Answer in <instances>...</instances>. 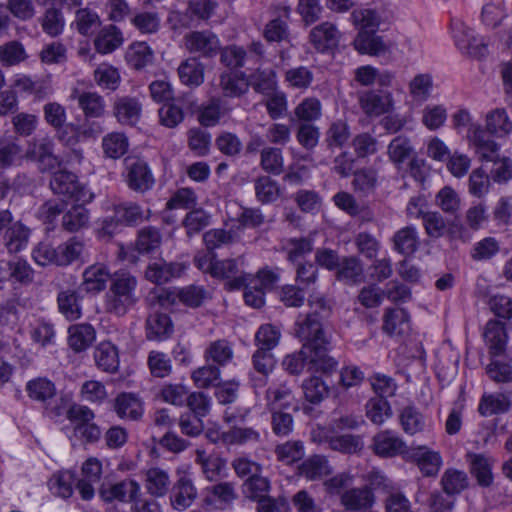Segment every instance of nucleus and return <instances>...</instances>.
I'll use <instances>...</instances> for the list:
<instances>
[{
	"instance_id": "obj_1",
	"label": "nucleus",
	"mask_w": 512,
	"mask_h": 512,
	"mask_svg": "<svg viewBox=\"0 0 512 512\" xmlns=\"http://www.w3.org/2000/svg\"><path fill=\"white\" fill-rule=\"evenodd\" d=\"M137 279L128 272H116L104 296V308L109 314L122 317L138 301Z\"/></svg>"
},
{
	"instance_id": "obj_2",
	"label": "nucleus",
	"mask_w": 512,
	"mask_h": 512,
	"mask_svg": "<svg viewBox=\"0 0 512 512\" xmlns=\"http://www.w3.org/2000/svg\"><path fill=\"white\" fill-rule=\"evenodd\" d=\"M295 333L307 349L326 348L330 345V339L325 329L324 320L320 312H309L299 315L295 324Z\"/></svg>"
},
{
	"instance_id": "obj_3",
	"label": "nucleus",
	"mask_w": 512,
	"mask_h": 512,
	"mask_svg": "<svg viewBox=\"0 0 512 512\" xmlns=\"http://www.w3.org/2000/svg\"><path fill=\"white\" fill-rule=\"evenodd\" d=\"M451 35L456 47L464 54L478 56L482 54L485 45L474 30L460 18H452Z\"/></svg>"
},
{
	"instance_id": "obj_4",
	"label": "nucleus",
	"mask_w": 512,
	"mask_h": 512,
	"mask_svg": "<svg viewBox=\"0 0 512 512\" xmlns=\"http://www.w3.org/2000/svg\"><path fill=\"white\" fill-rule=\"evenodd\" d=\"M183 40L185 48L191 54H197L200 57L212 58L221 50L218 36L210 30L189 32Z\"/></svg>"
},
{
	"instance_id": "obj_5",
	"label": "nucleus",
	"mask_w": 512,
	"mask_h": 512,
	"mask_svg": "<svg viewBox=\"0 0 512 512\" xmlns=\"http://www.w3.org/2000/svg\"><path fill=\"white\" fill-rule=\"evenodd\" d=\"M371 448L377 456L392 458L404 454L407 444L395 431L386 429L373 436Z\"/></svg>"
},
{
	"instance_id": "obj_6",
	"label": "nucleus",
	"mask_w": 512,
	"mask_h": 512,
	"mask_svg": "<svg viewBox=\"0 0 512 512\" xmlns=\"http://www.w3.org/2000/svg\"><path fill=\"white\" fill-rule=\"evenodd\" d=\"M126 181L134 191L145 192L152 188L154 184L153 175L147 163L139 158H126Z\"/></svg>"
},
{
	"instance_id": "obj_7",
	"label": "nucleus",
	"mask_w": 512,
	"mask_h": 512,
	"mask_svg": "<svg viewBox=\"0 0 512 512\" xmlns=\"http://www.w3.org/2000/svg\"><path fill=\"white\" fill-rule=\"evenodd\" d=\"M313 440L319 443H327L329 448L344 454H356L360 452L363 447V439L360 435L344 434L336 436L326 435L323 429L313 431Z\"/></svg>"
},
{
	"instance_id": "obj_8",
	"label": "nucleus",
	"mask_w": 512,
	"mask_h": 512,
	"mask_svg": "<svg viewBox=\"0 0 512 512\" xmlns=\"http://www.w3.org/2000/svg\"><path fill=\"white\" fill-rule=\"evenodd\" d=\"M148 218L144 215L141 207L133 202H123L114 206L113 218H107L103 221V230L112 234L117 224L134 225Z\"/></svg>"
},
{
	"instance_id": "obj_9",
	"label": "nucleus",
	"mask_w": 512,
	"mask_h": 512,
	"mask_svg": "<svg viewBox=\"0 0 512 512\" xmlns=\"http://www.w3.org/2000/svg\"><path fill=\"white\" fill-rule=\"evenodd\" d=\"M340 504L349 512L367 511L375 504V495L368 485L350 488L341 494Z\"/></svg>"
},
{
	"instance_id": "obj_10",
	"label": "nucleus",
	"mask_w": 512,
	"mask_h": 512,
	"mask_svg": "<svg viewBox=\"0 0 512 512\" xmlns=\"http://www.w3.org/2000/svg\"><path fill=\"white\" fill-rule=\"evenodd\" d=\"M113 275L107 266L93 264L88 266L82 274L80 290L90 294H98L105 290L108 281L111 282Z\"/></svg>"
},
{
	"instance_id": "obj_11",
	"label": "nucleus",
	"mask_w": 512,
	"mask_h": 512,
	"mask_svg": "<svg viewBox=\"0 0 512 512\" xmlns=\"http://www.w3.org/2000/svg\"><path fill=\"white\" fill-rule=\"evenodd\" d=\"M102 464L97 458H89L82 465V477L76 483L82 499L90 500L94 497V484L100 481Z\"/></svg>"
},
{
	"instance_id": "obj_12",
	"label": "nucleus",
	"mask_w": 512,
	"mask_h": 512,
	"mask_svg": "<svg viewBox=\"0 0 512 512\" xmlns=\"http://www.w3.org/2000/svg\"><path fill=\"white\" fill-rule=\"evenodd\" d=\"M310 42L319 52H325L337 47L340 40V32L335 24L323 22L315 26L310 32Z\"/></svg>"
},
{
	"instance_id": "obj_13",
	"label": "nucleus",
	"mask_w": 512,
	"mask_h": 512,
	"mask_svg": "<svg viewBox=\"0 0 512 512\" xmlns=\"http://www.w3.org/2000/svg\"><path fill=\"white\" fill-rule=\"evenodd\" d=\"M197 497V489L191 478L181 476L171 489L170 502L175 510L183 511L190 507Z\"/></svg>"
},
{
	"instance_id": "obj_14",
	"label": "nucleus",
	"mask_w": 512,
	"mask_h": 512,
	"mask_svg": "<svg viewBox=\"0 0 512 512\" xmlns=\"http://www.w3.org/2000/svg\"><path fill=\"white\" fill-rule=\"evenodd\" d=\"M239 268L236 259L216 260L212 277L226 279L228 290L242 288L246 284L248 277L246 274H239Z\"/></svg>"
},
{
	"instance_id": "obj_15",
	"label": "nucleus",
	"mask_w": 512,
	"mask_h": 512,
	"mask_svg": "<svg viewBox=\"0 0 512 512\" xmlns=\"http://www.w3.org/2000/svg\"><path fill=\"white\" fill-rule=\"evenodd\" d=\"M466 461L469 464L470 473L475 477L480 486L488 487L493 483L492 466L494 460L484 454L468 452Z\"/></svg>"
},
{
	"instance_id": "obj_16",
	"label": "nucleus",
	"mask_w": 512,
	"mask_h": 512,
	"mask_svg": "<svg viewBox=\"0 0 512 512\" xmlns=\"http://www.w3.org/2000/svg\"><path fill=\"white\" fill-rule=\"evenodd\" d=\"M142 112V104L135 97L124 96L116 99L113 105V114L119 123L124 125H135Z\"/></svg>"
},
{
	"instance_id": "obj_17",
	"label": "nucleus",
	"mask_w": 512,
	"mask_h": 512,
	"mask_svg": "<svg viewBox=\"0 0 512 512\" xmlns=\"http://www.w3.org/2000/svg\"><path fill=\"white\" fill-rule=\"evenodd\" d=\"M113 410L120 419L138 420L143 415V404L136 394L123 392L114 399Z\"/></svg>"
},
{
	"instance_id": "obj_18",
	"label": "nucleus",
	"mask_w": 512,
	"mask_h": 512,
	"mask_svg": "<svg viewBox=\"0 0 512 512\" xmlns=\"http://www.w3.org/2000/svg\"><path fill=\"white\" fill-rule=\"evenodd\" d=\"M483 337L489 349L490 357L504 354L507 343V333L504 324L498 320H490L485 326Z\"/></svg>"
},
{
	"instance_id": "obj_19",
	"label": "nucleus",
	"mask_w": 512,
	"mask_h": 512,
	"mask_svg": "<svg viewBox=\"0 0 512 512\" xmlns=\"http://www.w3.org/2000/svg\"><path fill=\"white\" fill-rule=\"evenodd\" d=\"M204 359L218 367H226L234 359V345L227 339L211 341L204 350Z\"/></svg>"
},
{
	"instance_id": "obj_20",
	"label": "nucleus",
	"mask_w": 512,
	"mask_h": 512,
	"mask_svg": "<svg viewBox=\"0 0 512 512\" xmlns=\"http://www.w3.org/2000/svg\"><path fill=\"white\" fill-rule=\"evenodd\" d=\"M50 187L55 194L62 195L65 198L80 199L81 187L77 181V176L72 172L60 170L54 173Z\"/></svg>"
},
{
	"instance_id": "obj_21",
	"label": "nucleus",
	"mask_w": 512,
	"mask_h": 512,
	"mask_svg": "<svg viewBox=\"0 0 512 512\" xmlns=\"http://www.w3.org/2000/svg\"><path fill=\"white\" fill-rule=\"evenodd\" d=\"M412 459L421 473L426 477H434L440 471L443 460L439 452L426 446H419L412 453Z\"/></svg>"
},
{
	"instance_id": "obj_22",
	"label": "nucleus",
	"mask_w": 512,
	"mask_h": 512,
	"mask_svg": "<svg viewBox=\"0 0 512 512\" xmlns=\"http://www.w3.org/2000/svg\"><path fill=\"white\" fill-rule=\"evenodd\" d=\"M358 100L361 109L369 116H380L386 113L392 104L390 93L381 95L372 90L360 93Z\"/></svg>"
},
{
	"instance_id": "obj_23",
	"label": "nucleus",
	"mask_w": 512,
	"mask_h": 512,
	"mask_svg": "<svg viewBox=\"0 0 512 512\" xmlns=\"http://www.w3.org/2000/svg\"><path fill=\"white\" fill-rule=\"evenodd\" d=\"M95 338V329L90 324H75L68 329V345L76 353L88 349L95 341Z\"/></svg>"
},
{
	"instance_id": "obj_24",
	"label": "nucleus",
	"mask_w": 512,
	"mask_h": 512,
	"mask_svg": "<svg viewBox=\"0 0 512 512\" xmlns=\"http://www.w3.org/2000/svg\"><path fill=\"white\" fill-rule=\"evenodd\" d=\"M353 46L359 53L372 56L383 55L389 50L382 37L376 35L374 31H359Z\"/></svg>"
},
{
	"instance_id": "obj_25",
	"label": "nucleus",
	"mask_w": 512,
	"mask_h": 512,
	"mask_svg": "<svg viewBox=\"0 0 512 512\" xmlns=\"http://www.w3.org/2000/svg\"><path fill=\"white\" fill-rule=\"evenodd\" d=\"M195 462L201 467L204 477L209 481L217 480L226 466L224 459L215 454L208 453L203 448L195 450Z\"/></svg>"
},
{
	"instance_id": "obj_26",
	"label": "nucleus",
	"mask_w": 512,
	"mask_h": 512,
	"mask_svg": "<svg viewBox=\"0 0 512 512\" xmlns=\"http://www.w3.org/2000/svg\"><path fill=\"white\" fill-rule=\"evenodd\" d=\"M398 418L402 430L408 435H415L425 430V417L414 403L401 408Z\"/></svg>"
},
{
	"instance_id": "obj_27",
	"label": "nucleus",
	"mask_w": 512,
	"mask_h": 512,
	"mask_svg": "<svg viewBox=\"0 0 512 512\" xmlns=\"http://www.w3.org/2000/svg\"><path fill=\"white\" fill-rule=\"evenodd\" d=\"M96 366L104 372L114 373L119 367L117 347L110 341L100 342L94 350Z\"/></svg>"
},
{
	"instance_id": "obj_28",
	"label": "nucleus",
	"mask_w": 512,
	"mask_h": 512,
	"mask_svg": "<svg viewBox=\"0 0 512 512\" xmlns=\"http://www.w3.org/2000/svg\"><path fill=\"white\" fill-rule=\"evenodd\" d=\"M392 241L394 250L403 256L413 255L420 245L417 229L413 226H406L396 231Z\"/></svg>"
},
{
	"instance_id": "obj_29",
	"label": "nucleus",
	"mask_w": 512,
	"mask_h": 512,
	"mask_svg": "<svg viewBox=\"0 0 512 512\" xmlns=\"http://www.w3.org/2000/svg\"><path fill=\"white\" fill-rule=\"evenodd\" d=\"M185 270L181 263L154 262L146 270V278L156 284H163L179 277Z\"/></svg>"
},
{
	"instance_id": "obj_30",
	"label": "nucleus",
	"mask_w": 512,
	"mask_h": 512,
	"mask_svg": "<svg viewBox=\"0 0 512 512\" xmlns=\"http://www.w3.org/2000/svg\"><path fill=\"white\" fill-rule=\"evenodd\" d=\"M140 492L139 484L132 479H125L101 491V497L105 501L118 500L121 502H133Z\"/></svg>"
},
{
	"instance_id": "obj_31",
	"label": "nucleus",
	"mask_w": 512,
	"mask_h": 512,
	"mask_svg": "<svg viewBox=\"0 0 512 512\" xmlns=\"http://www.w3.org/2000/svg\"><path fill=\"white\" fill-rule=\"evenodd\" d=\"M173 332V324L165 313H152L146 319V337L148 340L162 341Z\"/></svg>"
},
{
	"instance_id": "obj_32",
	"label": "nucleus",
	"mask_w": 512,
	"mask_h": 512,
	"mask_svg": "<svg viewBox=\"0 0 512 512\" xmlns=\"http://www.w3.org/2000/svg\"><path fill=\"white\" fill-rule=\"evenodd\" d=\"M330 473L329 461L321 455L310 456L298 466V475L310 481L322 479Z\"/></svg>"
},
{
	"instance_id": "obj_33",
	"label": "nucleus",
	"mask_w": 512,
	"mask_h": 512,
	"mask_svg": "<svg viewBox=\"0 0 512 512\" xmlns=\"http://www.w3.org/2000/svg\"><path fill=\"white\" fill-rule=\"evenodd\" d=\"M144 482L148 493L155 497L166 495L171 485L168 472L159 467H152L146 470Z\"/></svg>"
},
{
	"instance_id": "obj_34",
	"label": "nucleus",
	"mask_w": 512,
	"mask_h": 512,
	"mask_svg": "<svg viewBox=\"0 0 512 512\" xmlns=\"http://www.w3.org/2000/svg\"><path fill=\"white\" fill-rule=\"evenodd\" d=\"M180 81L188 87H198L204 82V65L196 57L187 58L178 67Z\"/></svg>"
},
{
	"instance_id": "obj_35",
	"label": "nucleus",
	"mask_w": 512,
	"mask_h": 512,
	"mask_svg": "<svg viewBox=\"0 0 512 512\" xmlns=\"http://www.w3.org/2000/svg\"><path fill=\"white\" fill-rule=\"evenodd\" d=\"M123 37L115 25L102 28L94 39V47L101 54H108L121 46Z\"/></svg>"
},
{
	"instance_id": "obj_36",
	"label": "nucleus",
	"mask_w": 512,
	"mask_h": 512,
	"mask_svg": "<svg viewBox=\"0 0 512 512\" xmlns=\"http://www.w3.org/2000/svg\"><path fill=\"white\" fill-rule=\"evenodd\" d=\"M266 407L272 411H281L291 406L293 394L287 384L282 383L271 386L267 389L265 394Z\"/></svg>"
},
{
	"instance_id": "obj_37",
	"label": "nucleus",
	"mask_w": 512,
	"mask_h": 512,
	"mask_svg": "<svg viewBox=\"0 0 512 512\" xmlns=\"http://www.w3.org/2000/svg\"><path fill=\"white\" fill-rule=\"evenodd\" d=\"M125 59L131 68L141 70L153 63L154 52L145 42H136L128 47Z\"/></svg>"
},
{
	"instance_id": "obj_38",
	"label": "nucleus",
	"mask_w": 512,
	"mask_h": 512,
	"mask_svg": "<svg viewBox=\"0 0 512 512\" xmlns=\"http://www.w3.org/2000/svg\"><path fill=\"white\" fill-rule=\"evenodd\" d=\"M57 305L59 312L69 321L77 320L82 315L78 294L75 290L61 289L57 295Z\"/></svg>"
},
{
	"instance_id": "obj_39",
	"label": "nucleus",
	"mask_w": 512,
	"mask_h": 512,
	"mask_svg": "<svg viewBox=\"0 0 512 512\" xmlns=\"http://www.w3.org/2000/svg\"><path fill=\"white\" fill-rule=\"evenodd\" d=\"M90 213L83 205H74L62 216V228L70 233L88 227Z\"/></svg>"
},
{
	"instance_id": "obj_40",
	"label": "nucleus",
	"mask_w": 512,
	"mask_h": 512,
	"mask_svg": "<svg viewBox=\"0 0 512 512\" xmlns=\"http://www.w3.org/2000/svg\"><path fill=\"white\" fill-rule=\"evenodd\" d=\"M76 98L86 118H100L104 116L106 109L105 100L98 93L81 92Z\"/></svg>"
},
{
	"instance_id": "obj_41",
	"label": "nucleus",
	"mask_w": 512,
	"mask_h": 512,
	"mask_svg": "<svg viewBox=\"0 0 512 512\" xmlns=\"http://www.w3.org/2000/svg\"><path fill=\"white\" fill-rule=\"evenodd\" d=\"M414 153V148L411 141L406 136H397L389 143L387 147V154L390 161L400 168Z\"/></svg>"
},
{
	"instance_id": "obj_42",
	"label": "nucleus",
	"mask_w": 512,
	"mask_h": 512,
	"mask_svg": "<svg viewBox=\"0 0 512 512\" xmlns=\"http://www.w3.org/2000/svg\"><path fill=\"white\" fill-rule=\"evenodd\" d=\"M469 479L466 472L455 468H448L441 477L440 484L443 491L448 495L461 493L468 487Z\"/></svg>"
},
{
	"instance_id": "obj_43",
	"label": "nucleus",
	"mask_w": 512,
	"mask_h": 512,
	"mask_svg": "<svg viewBox=\"0 0 512 512\" xmlns=\"http://www.w3.org/2000/svg\"><path fill=\"white\" fill-rule=\"evenodd\" d=\"M383 329L389 335H401L409 329V315L402 308L387 309Z\"/></svg>"
},
{
	"instance_id": "obj_44",
	"label": "nucleus",
	"mask_w": 512,
	"mask_h": 512,
	"mask_svg": "<svg viewBox=\"0 0 512 512\" xmlns=\"http://www.w3.org/2000/svg\"><path fill=\"white\" fill-rule=\"evenodd\" d=\"M29 235V229L23 224L13 223L5 232L4 244L10 253H18L27 246Z\"/></svg>"
},
{
	"instance_id": "obj_45",
	"label": "nucleus",
	"mask_w": 512,
	"mask_h": 512,
	"mask_svg": "<svg viewBox=\"0 0 512 512\" xmlns=\"http://www.w3.org/2000/svg\"><path fill=\"white\" fill-rule=\"evenodd\" d=\"M472 144L480 159L491 162L498 159V145L483 130L474 132Z\"/></svg>"
},
{
	"instance_id": "obj_46",
	"label": "nucleus",
	"mask_w": 512,
	"mask_h": 512,
	"mask_svg": "<svg viewBox=\"0 0 512 512\" xmlns=\"http://www.w3.org/2000/svg\"><path fill=\"white\" fill-rule=\"evenodd\" d=\"M72 25L81 35L89 36L100 27L101 19L94 10L81 8L76 11Z\"/></svg>"
},
{
	"instance_id": "obj_47",
	"label": "nucleus",
	"mask_w": 512,
	"mask_h": 512,
	"mask_svg": "<svg viewBox=\"0 0 512 512\" xmlns=\"http://www.w3.org/2000/svg\"><path fill=\"white\" fill-rule=\"evenodd\" d=\"M255 195L262 204L275 202L281 194L277 181L267 175L258 177L254 182Z\"/></svg>"
},
{
	"instance_id": "obj_48",
	"label": "nucleus",
	"mask_w": 512,
	"mask_h": 512,
	"mask_svg": "<svg viewBox=\"0 0 512 512\" xmlns=\"http://www.w3.org/2000/svg\"><path fill=\"white\" fill-rule=\"evenodd\" d=\"M75 481L76 475L73 471H59L49 479L48 487L53 494L62 498H69L73 494Z\"/></svg>"
},
{
	"instance_id": "obj_49",
	"label": "nucleus",
	"mask_w": 512,
	"mask_h": 512,
	"mask_svg": "<svg viewBox=\"0 0 512 512\" xmlns=\"http://www.w3.org/2000/svg\"><path fill=\"white\" fill-rule=\"evenodd\" d=\"M56 251L57 266H68L80 259L84 251V244L76 237H72L56 247Z\"/></svg>"
},
{
	"instance_id": "obj_50",
	"label": "nucleus",
	"mask_w": 512,
	"mask_h": 512,
	"mask_svg": "<svg viewBox=\"0 0 512 512\" xmlns=\"http://www.w3.org/2000/svg\"><path fill=\"white\" fill-rule=\"evenodd\" d=\"M448 112L442 104L426 105L421 112V123L430 131L443 127L447 121Z\"/></svg>"
},
{
	"instance_id": "obj_51",
	"label": "nucleus",
	"mask_w": 512,
	"mask_h": 512,
	"mask_svg": "<svg viewBox=\"0 0 512 512\" xmlns=\"http://www.w3.org/2000/svg\"><path fill=\"white\" fill-rule=\"evenodd\" d=\"M248 86L260 93L273 92L277 86L276 73L273 69L258 68L252 72L247 79Z\"/></svg>"
},
{
	"instance_id": "obj_52",
	"label": "nucleus",
	"mask_w": 512,
	"mask_h": 512,
	"mask_svg": "<svg viewBox=\"0 0 512 512\" xmlns=\"http://www.w3.org/2000/svg\"><path fill=\"white\" fill-rule=\"evenodd\" d=\"M261 168L272 175H280L284 170L282 151L276 147H264L260 151Z\"/></svg>"
},
{
	"instance_id": "obj_53",
	"label": "nucleus",
	"mask_w": 512,
	"mask_h": 512,
	"mask_svg": "<svg viewBox=\"0 0 512 512\" xmlns=\"http://www.w3.org/2000/svg\"><path fill=\"white\" fill-rule=\"evenodd\" d=\"M305 399L312 404L322 402L330 392L329 386L317 376H311L302 383Z\"/></svg>"
},
{
	"instance_id": "obj_54",
	"label": "nucleus",
	"mask_w": 512,
	"mask_h": 512,
	"mask_svg": "<svg viewBox=\"0 0 512 512\" xmlns=\"http://www.w3.org/2000/svg\"><path fill=\"white\" fill-rule=\"evenodd\" d=\"M211 222V215L203 208L192 209L182 220L188 237L199 234Z\"/></svg>"
},
{
	"instance_id": "obj_55",
	"label": "nucleus",
	"mask_w": 512,
	"mask_h": 512,
	"mask_svg": "<svg viewBox=\"0 0 512 512\" xmlns=\"http://www.w3.org/2000/svg\"><path fill=\"white\" fill-rule=\"evenodd\" d=\"M210 298L209 292L199 285H188L178 289L177 299L183 305L190 308H198Z\"/></svg>"
},
{
	"instance_id": "obj_56",
	"label": "nucleus",
	"mask_w": 512,
	"mask_h": 512,
	"mask_svg": "<svg viewBox=\"0 0 512 512\" xmlns=\"http://www.w3.org/2000/svg\"><path fill=\"white\" fill-rule=\"evenodd\" d=\"M283 249L287 254V260L296 263L312 252L313 238L310 236L290 238L286 241Z\"/></svg>"
},
{
	"instance_id": "obj_57",
	"label": "nucleus",
	"mask_w": 512,
	"mask_h": 512,
	"mask_svg": "<svg viewBox=\"0 0 512 512\" xmlns=\"http://www.w3.org/2000/svg\"><path fill=\"white\" fill-rule=\"evenodd\" d=\"M28 396L35 401L45 402L56 394L55 384L47 378H35L26 384Z\"/></svg>"
},
{
	"instance_id": "obj_58",
	"label": "nucleus",
	"mask_w": 512,
	"mask_h": 512,
	"mask_svg": "<svg viewBox=\"0 0 512 512\" xmlns=\"http://www.w3.org/2000/svg\"><path fill=\"white\" fill-rule=\"evenodd\" d=\"M366 416L372 423L381 425L392 416L391 405L383 397L371 398L366 404Z\"/></svg>"
},
{
	"instance_id": "obj_59",
	"label": "nucleus",
	"mask_w": 512,
	"mask_h": 512,
	"mask_svg": "<svg viewBox=\"0 0 512 512\" xmlns=\"http://www.w3.org/2000/svg\"><path fill=\"white\" fill-rule=\"evenodd\" d=\"M221 368L213 363L197 368L193 371L191 378L199 388H209L217 386L221 377Z\"/></svg>"
},
{
	"instance_id": "obj_60",
	"label": "nucleus",
	"mask_w": 512,
	"mask_h": 512,
	"mask_svg": "<svg viewBox=\"0 0 512 512\" xmlns=\"http://www.w3.org/2000/svg\"><path fill=\"white\" fill-rule=\"evenodd\" d=\"M327 349L328 347L310 349L313 355H311L308 362L309 371L322 372L326 375H330L336 370L338 362L326 353Z\"/></svg>"
},
{
	"instance_id": "obj_61",
	"label": "nucleus",
	"mask_w": 512,
	"mask_h": 512,
	"mask_svg": "<svg viewBox=\"0 0 512 512\" xmlns=\"http://www.w3.org/2000/svg\"><path fill=\"white\" fill-rule=\"evenodd\" d=\"M486 128L491 134L503 137L512 131V122L504 109H495L486 116Z\"/></svg>"
},
{
	"instance_id": "obj_62",
	"label": "nucleus",
	"mask_w": 512,
	"mask_h": 512,
	"mask_svg": "<svg viewBox=\"0 0 512 512\" xmlns=\"http://www.w3.org/2000/svg\"><path fill=\"white\" fill-rule=\"evenodd\" d=\"M433 90V80L429 74H418L409 83V93L413 101L426 102Z\"/></svg>"
},
{
	"instance_id": "obj_63",
	"label": "nucleus",
	"mask_w": 512,
	"mask_h": 512,
	"mask_svg": "<svg viewBox=\"0 0 512 512\" xmlns=\"http://www.w3.org/2000/svg\"><path fill=\"white\" fill-rule=\"evenodd\" d=\"M147 365L152 376L168 377L172 372V361L168 354L152 350L148 354Z\"/></svg>"
},
{
	"instance_id": "obj_64",
	"label": "nucleus",
	"mask_w": 512,
	"mask_h": 512,
	"mask_svg": "<svg viewBox=\"0 0 512 512\" xmlns=\"http://www.w3.org/2000/svg\"><path fill=\"white\" fill-rule=\"evenodd\" d=\"M128 139L123 133L113 132L106 135L102 140V147L105 155L112 159L122 157L128 150Z\"/></svg>"
}]
</instances>
